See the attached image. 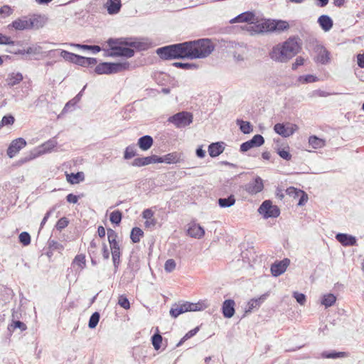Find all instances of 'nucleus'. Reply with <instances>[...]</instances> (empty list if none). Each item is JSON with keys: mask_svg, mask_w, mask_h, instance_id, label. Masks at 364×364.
Masks as SVG:
<instances>
[{"mask_svg": "<svg viewBox=\"0 0 364 364\" xmlns=\"http://www.w3.org/2000/svg\"><path fill=\"white\" fill-rule=\"evenodd\" d=\"M188 59H201L210 55L215 49V45L209 38H200L186 41Z\"/></svg>", "mask_w": 364, "mask_h": 364, "instance_id": "obj_1", "label": "nucleus"}, {"mask_svg": "<svg viewBox=\"0 0 364 364\" xmlns=\"http://www.w3.org/2000/svg\"><path fill=\"white\" fill-rule=\"evenodd\" d=\"M301 47L295 38H289L282 46L273 47L269 53L270 58L279 62H287L295 56L300 50Z\"/></svg>", "mask_w": 364, "mask_h": 364, "instance_id": "obj_2", "label": "nucleus"}, {"mask_svg": "<svg viewBox=\"0 0 364 364\" xmlns=\"http://www.w3.org/2000/svg\"><path fill=\"white\" fill-rule=\"evenodd\" d=\"M186 41L160 47L156 53L161 60L188 59Z\"/></svg>", "mask_w": 364, "mask_h": 364, "instance_id": "obj_3", "label": "nucleus"}, {"mask_svg": "<svg viewBox=\"0 0 364 364\" xmlns=\"http://www.w3.org/2000/svg\"><path fill=\"white\" fill-rule=\"evenodd\" d=\"M44 25L43 18L40 15H33L30 17L24 16L14 20L8 25V28L16 31L30 30L33 28L38 29L42 28Z\"/></svg>", "mask_w": 364, "mask_h": 364, "instance_id": "obj_4", "label": "nucleus"}, {"mask_svg": "<svg viewBox=\"0 0 364 364\" xmlns=\"http://www.w3.org/2000/svg\"><path fill=\"white\" fill-rule=\"evenodd\" d=\"M119 40H128V38H110L107 41L109 49L107 50L106 56L108 57H123L132 58L134 55V50L132 48L124 47L125 44L120 43Z\"/></svg>", "mask_w": 364, "mask_h": 364, "instance_id": "obj_5", "label": "nucleus"}, {"mask_svg": "<svg viewBox=\"0 0 364 364\" xmlns=\"http://www.w3.org/2000/svg\"><path fill=\"white\" fill-rule=\"evenodd\" d=\"M208 306L205 301H200L197 303L186 301L182 304H174L170 309V315L175 318L183 313L202 311Z\"/></svg>", "mask_w": 364, "mask_h": 364, "instance_id": "obj_6", "label": "nucleus"}, {"mask_svg": "<svg viewBox=\"0 0 364 364\" xmlns=\"http://www.w3.org/2000/svg\"><path fill=\"white\" fill-rule=\"evenodd\" d=\"M129 67L128 62H103L97 65L94 71L97 75H111L128 70Z\"/></svg>", "mask_w": 364, "mask_h": 364, "instance_id": "obj_7", "label": "nucleus"}, {"mask_svg": "<svg viewBox=\"0 0 364 364\" xmlns=\"http://www.w3.org/2000/svg\"><path fill=\"white\" fill-rule=\"evenodd\" d=\"M260 32H282L289 28V23L283 20H267L258 25Z\"/></svg>", "mask_w": 364, "mask_h": 364, "instance_id": "obj_8", "label": "nucleus"}, {"mask_svg": "<svg viewBox=\"0 0 364 364\" xmlns=\"http://www.w3.org/2000/svg\"><path fill=\"white\" fill-rule=\"evenodd\" d=\"M57 144V141L55 138L48 140L39 147L40 149L38 152H30L26 156L21 158L18 161V164H23L41 154L50 152L51 150L56 146Z\"/></svg>", "mask_w": 364, "mask_h": 364, "instance_id": "obj_9", "label": "nucleus"}, {"mask_svg": "<svg viewBox=\"0 0 364 364\" xmlns=\"http://www.w3.org/2000/svg\"><path fill=\"white\" fill-rule=\"evenodd\" d=\"M193 119L192 113L183 111L169 117L168 122L173 124L177 128H183L191 124Z\"/></svg>", "mask_w": 364, "mask_h": 364, "instance_id": "obj_10", "label": "nucleus"}, {"mask_svg": "<svg viewBox=\"0 0 364 364\" xmlns=\"http://www.w3.org/2000/svg\"><path fill=\"white\" fill-rule=\"evenodd\" d=\"M258 212L266 219L277 218L280 214L279 208L277 205H273L272 201L269 200H266L262 202L258 208Z\"/></svg>", "mask_w": 364, "mask_h": 364, "instance_id": "obj_11", "label": "nucleus"}, {"mask_svg": "<svg viewBox=\"0 0 364 364\" xmlns=\"http://www.w3.org/2000/svg\"><path fill=\"white\" fill-rule=\"evenodd\" d=\"M264 139L261 134H255L251 139L243 142L240 147L241 152H246L254 147H259L263 145Z\"/></svg>", "mask_w": 364, "mask_h": 364, "instance_id": "obj_12", "label": "nucleus"}, {"mask_svg": "<svg viewBox=\"0 0 364 364\" xmlns=\"http://www.w3.org/2000/svg\"><path fill=\"white\" fill-rule=\"evenodd\" d=\"M26 141L21 137L13 140L7 149V155L9 158H14L23 148L26 146Z\"/></svg>", "mask_w": 364, "mask_h": 364, "instance_id": "obj_13", "label": "nucleus"}, {"mask_svg": "<svg viewBox=\"0 0 364 364\" xmlns=\"http://www.w3.org/2000/svg\"><path fill=\"white\" fill-rule=\"evenodd\" d=\"M314 50L316 53V61L326 65L329 63L330 53L322 45L316 43L314 45Z\"/></svg>", "mask_w": 364, "mask_h": 364, "instance_id": "obj_14", "label": "nucleus"}, {"mask_svg": "<svg viewBox=\"0 0 364 364\" xmlns=\"http://www.w3.org/2000/svg\"><path fill=\"white\" fill-rule=\"evenodd\" d=\"M264 188L263 181L259 176L245 185V190L251 195L261 192Z\"/></svg>", "mask_w": 364, "mask_h": 364, "instance_id": "obj_15", "label": "nucleus"}, {"mask_svg": "<svg viewBox=\"0 0 364 364\" xmlns=\"http://www.w3.org/2000/svg\"><path fill=\"white\" fill-rule=\"evenodd\" d=\"M290 260L285 258L280 261H276L271 265V273L274 277H278L282 274L289 265Z\"/></svg>", "mask_w": 364, "mask_h": 364, "instance_id": "obj_16", "label": "nucleus"}, {"mask_svg": "<svg viewBox=\"0 0 364 364\" xmlns=\"http://www.w3.org/2000/svg\"><path fill=\"white\" fill-rule=\"evenodd\" d=\"M336 240L344 247H350L357 245V239L355 236L347 233H337L335 236Z\"/></svg>", "mask_w": 364, "mask_h": 364, "instance_id": "obj_17", "label": "nucleus"}, {"mask_svg": "<svg viewBox=\"0 0 364 364\" xmlns=\"http://www.w3.org/2000/svg\"><path fill=\"white\" fill-rule=\"evenodd\" d=\"M296 128V125H293L292 127H286L284 124L277 123L274 126V131L277 134L286 138L292 135L294 133Z\"/></svg>", "mask_w": 364, "mask_h": 364, "instance_id": "obj_18", "label": "nucleus"}, {"mask_svg": "<svg viewBox=\"0 0 364 364\" xmlns=\"http://www.w3.org/2000/svg\"><path fill=\"white\" fill-rule=\"evenodd\" d=\"M57 52H60V57L65 60L75 64L76 63L78 55L65 50H51L48 52V55L55 57Z\"/></svg>", "mask_w": 364, "mask_h": 364, "instance_id": "obj_19", "label": "nucleus"}, {"mask_svg": "<svg viewBox=\"0 0 364 364\" xmlns=\"http://www.w3.org/2000/svg\"><path fill=\"white\" fill-rule=\"evenodd\" d=\"M235 303L233 299H226L223 301L222 305V313L225 318H230L234 316L235 312Z\"/></svg>", "mask_w": 364, "mask_h": 364, "instance_id": "obj_20", "label": "nucleus"}, {"mask_svg": "<svg viewBox=\"0 0 364 364\" xmlns=\"http://www.w3.org/2000/svg\"><path fill=\"white\" fill-rule=\"evenodd\" d=\"M190 237L200 239L205 235V230L199 224L191 223L187 230Z\"/></svg>", "mask_w": 364, "mask_h": 364, "instance_id": "obj_21", "label": "nucleus"}, {"mask_svg": "<svg viewBox=\"0 0 364 364\" xmlns=\"http://www.w3.org/2000/svg\"><path fill=\"white\" fill-rule=\"evenodd\" d=\"M120 43L125 44L126 46L134 48L138 50H145L148 48L146 43L137 41L132 38H128V40H119Z\"/></svg>", "mask_w": 364, "mask_h": 364, "instance_id": "obj_22", "label": "nucleus"}, {"mask_svg": "<svg viewBox=\"0 0 364 364\" xmlns=\"http://www.w3.org/2000/svg\"><path fill=\"white\" fill-rule=\"evenodd\" d=\"M224 144L222 141L211 143L208 149L209 155L213 158L218 156L225 149Z\"/></svg>", "mask_w": 364, "mask_h": 364, "instance_id": "obj_23", "label": "nucleus"}, {"mask_svg": "<svg viewBox=\"0 0 364 364\" xmlns=\"http://www.w3.org/2000/svg\"><path fill=\"white\" fill-rule=\"evenodd\" d=\"M255 14L252 11L243 12L230 21V23H252L255 19Z\"/></svg>", "mask_w": 364, "mask_h": 364, "instance_id": "obj_24", "label": "nucleus"}, {"mask_svg": "<svg viewBox=\"0 0 364 364\" xmlns=\"http://www.w3.org/2000/svg\"><path fill=\"white\" fill-rule=\"evenodd\" d=\"M317 21L320 27L326 32L330 31L333 26L332 18L328 15L320 16Z\"/></svg>", "mask_w": 364, "mask_h": 364, "instance_id": "obj_25", "label": "nucleus"}, {"mask_svg": "<svg viewBox=\"0 0 364 364\" xmlns=\"http://www.w3.org/2000/svg\"><path fill=\"white\" fill-rule=\"evenodd\" d=\"M106 7L109 14H117L120 11L122 7L121 0H107Z\"/></svg>", "mask_w": 364, "mask_h": 364, "instance_id": "obj_26", "label": "nucleus"}, {"mask_svg": "<svg viewBox=\"0 0 364 364\" xmlns=\"http://www.w3.org/2000/svg\"><path fill=\"white\" fill-rule=\"evenodd\" d=\"M267 295L263 294L257 299H252L248 303L245 310V313H250L255 309H258L262 303L266 299Z\"/></svg>", "mask_w": 364, "mask_h": 364, "instance_id": "obj_27", "label": "nucleus"}, {"mask_svg": "<svg viewBox=\"0 0 364 364\" xmlns=\"http://www.w3.org/2000/svg\"><path fill=\"white\" fill-rule=\"evenodd\" d=\"M154 144L153 138L149 135H144L138 139L137 145L143 150L149 149Z\"/></svg>", "mask_w": 364, "mask_h": 364, "instance_id": "obj_28", "label": "nucleus"}, {"mask_svg": "<svg viewBox=\"0 0 364 364\" xmlns=\"http://www.w3.org/2000/svg\"><path fill=\"white\" fill-rule=\"evenodd\" d=\"M23 79V75L21 73L17 72L9 73L6 81L9 87H14V85L19 84Z\"/></svg>", "mask_w": 364, "mask_h": 364, "instance_id": "obj_29", "label": "nucleus"}, {"mask_svg": "<svg viewBox=\"0 0 364 364\" xmlns=\"http://www.w3.org/2000/svg\"><path fill=\"white\" fill-rule=\"evenodd\" d=\"M97 63V60L95 58H88L78 55L75 64L82 67H89Z\"/></svg>", "mask_w": 364, "mask_h": 364, "instance_id": "obj_30", "label": "nucleus"}, {"mask_svg": "<svg viewBox=\"0 0 364 364\" xmlns=\"http://www.w3.org/2000/svg\"><path fill=\"white\" fill-rule=\"evenodd\" d=\"M111 253H112V258L113 262V265L114 267V272H116L118 270V268L120 265L121 260V251H120V247H116V249L110 248Z\"/></svg>", "mask_w": 364, "mask_h": 364, "instance_id": "obj_31", "label": "nucleus"}, {"mask_svg": "<svg viewBox=\"0 0 364 364\" xmlns=\"http://www.w3.org/2000/svg\"><path fill=\"white\" fill-rule=\"evenodd\" d=\"M73 267L77 266L80 271L82 270L86 267L85 255L83 254L77 255L72 262Z\"/></svg>", "mask_w": 364, "mask_h": 364, "instance_id": "obj_32", "label": "nucleus"}, {"mask_svg": "<svg viewBox=\"0 0 364 364\" xmlns=\"http://www.w3.org/2000/svg\"><path fill=\"white\" fill-rule=\"evenodd\" d=\"M85 87H86V85L84 86L82 90L74 98H73L72 100H70L65 104V105L63 109V113L69 112L70 108L71 107H75V105L80 100L81 97L82 95V92H83L84 90L85 89Z\"/></svg>", "mask_w": 364, "mask_h": 364, "instance_id": "obj_33", "label": "nucleus"}, {"mask_svg": "<svg viewBox=\"0 0 364 364\" xmlns=\"http://www.w3.org/2000/svg\"><path fill=\"white\" fill-rule=\"evenodd\" d=\"M235 198L233 195H230L227 198H220L218 200V205L220 208H230L235 203Z\"/></svg>", "mask_w": 364, "mask_h": 364, "instance_id": "obj_34", "label": "nucleus"}, {"mask_svg": "<svg viewBox=\"0 0 364 364\" xmlns=\"http://www.w3.org/2000/svg\"><path fill=\"white\" fill-rule=\"evenodd\" d=\"M117 233L114 230L111 228L107 229V237L110 248L116 249V247H119L117 241Z\"/></svg>", "mask_w": 364, "mask_h": 364, "instance_id": "obj_35", "label": "nucleus"}, {"mask_svg": "<svg viewBox=\"0 0 364 364\" xmlns=\"http://www.w3.org/2000/svg\"><path fill=\"white\" fill-rule=\"evenodd\" d=\"M346 352H337L336 350L323 351L321 353V356L323 358L337 359L346 356Z\"/></svg>", "mask_w": 364, "mask_h": 364, "instance_id": "obj_36", "label": "nucleus"}, {"mask_svg": "<svg viewBox=\"0 0 364 364\" xmlns=\"http://www.w3.org/2000/svg\"><path fill=\"white\" fill-rule=\"evenodd\" d=\"M180 154L177 152H172L163 156L164 163L167 164H176L180 160Z\"/></svg>", "mask_w": 364, "mask_h": 364, "instance_id": "obj_37", "label": "nucleus"}, {"mask_svg": "<svg viewBox=\"0 0 364 364\" xmlns=\"http://www.w3.org/2000/svg\"><path fill=\"white\" fill-rule=\"evenodd\" d=\"M84 179L85 176L82 172H77L76 173H72L67 175V181L71 184L78 183Z\"/></svg>", "mask_w": 364, "mask_h": 364, "instance_id": "obj_38", "label": "nucleus"}, {"mask_svg": "<svg viewBox=\"0 0 364 364\" xmlns=\"http://www.w3.org/2000/svg\"><path fill=\"white\" fill-rule=\"evenodd\" d=\"M236 122L242 133L247 134L252 132L253 128L250 122L244 121L242 119H237Z\"/></svg>", "mask_w": 364, "mask_h": 364, "instance_id": "obj_39", "label": "nucleus"}, {"mask_svg": "<svg viewBox=\"0 0 364 364\" xmlns=\"http://www.w3.org/2000/svg\"><path fill=\"white\" fill-rule=\"evenodd\" d=\"M151 164V156L138 157L134 159L132 166L141 167L146 165Z\"/></svg>", "mask_w": 364, "mask_h": 364, "instance_id": "obj_40", "label": "nucleus"}, {"mask_svg": "<svg viewBox=\"0 0 364 364\" xmlns=\"http://www.w3.org/2000/svg\"><path fill=\"white\" fill-rule=\"evenodd\" d=\"M144 235L143 230L137 227L132 228L130 234V238L133 243H137L140 241V238Z\"/></svg>", "mask_w": 364, "mask_h": 364, "instance_id": "obj_41", "label": "nucleus"}, {"mask_svg": "<svg viewBox=\"0 0 364 364\" xmlns=\"http://www.w3.org/2000/svg\"><path fill=\"white\" fill-rule=\"evenodd\" d=\"M163 338L156 328V332L151 336V343L155 350H158L161 348Z\"/></svg>", "mask_w": 364, "mask_h": 364, "instance_id": "obj_42", "label": "nucleus"}, {"mask_svg": "<svg viewBox=\"0 0 364 364\" xmlns=\"http://www.w3.org/2000/svg\"><path fill=\"white\" fill-rule=\"evenodd\" d=\"M336 301V297L332 294L324 295L321 299V304L325 306L326 308L332 306Z\"/></svg>", "mask_w": 364, "mask_h": 364, "instance_id": "obj_43", "label": "nucleus"}, {"mask_svg": "<svg viewBox=\"0 0 364 364\" xmlns=\"http://www.w3.org/2000/svg\"><path fill=\"white\" fill-rule=\"evenodd\" d=\"M298 82L302 84H307V83H311L315 82L318 80V78L314 75H300L298 77Z\"/></svg>", "mask_w": 364, "mask_h": 364, "instance_id": "obj_44", "label": "nucleus"}, {"mask_svg": "<svg viewBox=\"0 0 364 364\" xmlns=\"http://www.w3.org/2000/svg\"><path fill=\"white\" fill-rule=\"evenodd\" d=\"M122 213L120 210H117L111 213L109 220L112 223L119 225L122 221Z\"/></svg>", "mask_w": 364, "mask_h": 364, "instance_id": "obj_45", "label": "nucleus"}, {"mask_svg": "<svg viewBox=\"0 0 364 364\" xmlns=\"http://www.w3.org/2000/svg\"><path fill=\"white\" fill-rule=\"evenodd\" d=\"M173 66L178 68H181L183 70H195L198 68V65L195 63H181V62L173 63Z\"/></svg>", "mask_w": 364, "mask_h": 364, "instance_id": "obj_46", "label": "nucleus"}, {"mask_svg": "<svg viewBox=\"0 0 364 364\" xmlns=\"http://www.w3.org/2000/svg\"><path fill=\"white\" fill-rule=\"evenodd\" d=\"M309 144L314 149H318L324 145V141L316 136H311L309 139Z\"/></svg>", "mask_w": 364, "mask_h": 364, "instance_id": "obj_47", "label": "nucleus"}, {"mask_svg": "<svg viewBox=\"0 0 364 364\" xmlns=\"http://www.w3.org/2000/svg\"><path fill=\"white\" fill-rule=\"evenodd\" d=\"M100 318V313L97 311L94 312L90 317V319L88 321V327L91 329L95 328L97 326Z\"/></svg>", "mask_w": 364, "mask_h": 364, "instance_id": "obj_48", "label": "nucleus"}, {"mask_svg": "<svg viewBox=\"0 0 364 364\" xmlns=\"http://www.w3.org/2000/svg\"><path fill=\"white\" fill-rule=\"evenodd\" d=\"M199 331V326L196 327L195 328L189 331L188 333L185 334V336L180 340V341L176 344L177 347L181 346L186 341L194 336Z\"/></svg>", "mask_w": 364, "mask_h": 364, "instance_id": "obj_49", "label": "nucleus"}, {"mask_svg": "<svg viewBox=\"0 0 364 364\" xmlns=\"http://www.w3.org/2000/svg\"><path fill=\"white\" fill-rule=\"evenodd\" d=\"M14 122L15 118L12 114H9L4 115L0 122V128H2L4 126L12 125Z\"/></svg>", "mask_w": 364, "mask_h": 364, "instance_id": "obj_50", "label": "nucleus"}, {"mask_svg": "<svg viewBox=\"0 0 364 364\" xmlns=\"http://www.w3.org/2000/svg\"><path fill=\"white\" fill-rule=\"evenodd\" d=\"M48 245L50 251H60L64 249L63 245L54 240H51L50 238L48 241Z\"/></svg>", "mask_w": 364, "mask_h": 364, "instance_id": "obj_51", "label": "nucleus"}, {"mask_svg": "<svg viewBox=\"0 0 364 364\" xmlns=\"http://www.w3.org/2000/svg\"><path fill=\"white\" fill-rule=\"evenodd\" d=\"M19 242L24 246H27L31 243V236L27 232H22L18 236Z\"/></svg>", "mask_w": 364, "mask_h": 364, "instance_id": "obj_52", "label": "nucleus"}, {"mask_svg": "<svg viewBox=\"0 0 364 364\" xmlns=\"http://www.w3.org/2000/svg\"><path fill=\"white\" fill-rule=\"evenodd\" d=\"M14 12V9L9 5H4L0 8V17L6 18L11 16Z\"/></svg>", "mask_w": 364, "mask_h": 364, "instance_id": "obj_53", "label": "nucleus"}, {"mask_svg": "<svg viewBox=\"0 0 364 364\" xmlns=\"http://www.w3.org/2000/svg\"><path fill=\"white\" fill-rule=\"evenodd\" d=\"M26 325L21 321H14L13 323L9 326V330L11 331V328L12 330H15L16 328H18L20 329L21 331H25L26 329Z\"/></svg>", "mask_w": 364, "mask_h": 364, "instance_id": "obj_54", "label": "nucleus"}, {"mask_svg": "<svg viewBox=\"0 0 364 364\" xmlns=\"http://www.w3.org/2000/svg\"><path fill=\"white\" fill-rule=\"evenodd\" d=\"M136 155V151L134 146H128L124 153V158L125 159H129L134 157Z\"/></svg>", "mask_w": 364, "mask_h": 364, "instance_id": "obj_55", "label": "nucleus"}, {"mask_svg": "<svg viewBox=\"0 0 364 364\" xmlns=\"http://www.w3.org/2000/svg\"><path fill=\"white\" fill-rule=\"evenodd\" d=\"M302 190L301 189H299V188H294L293 186H290L289 188H287L286 190V193L287 195H289V196L291 197H293L294 198H298L300 195V192Z\"/></svg>", "mask_w": 364, "mask_h": 364, "instance_id": "obj_56", "label": "nucleus"}, {"mask_svg": "<svg viewBox=\"0 0 364 364\" xmlns=\"http://www.w3.org/2000/svg\"><path fill=\"white\" fill-rule=\"evenodd\" d=\"M68 223L69 221L68 218L65 217H63L58 220L55 225V228L58 230L61 231L63 229L68 226Z\"/></svg>", "mask_w": 364, "mask_h": 364, "instance_id": "obj_57", "label": "nucleus"}, {"mask_svg": "<svg viewBox=\"0 0 364 364\" xmlns=\"http://www.w3.org/2000/svg\"><path fill=\"white\" fill-rule=\"evenodd\" d=\"M176 262L173 259H168L166 261L164 264V269L166 272H171L176 268Z\"/></svg>", "mask_w": 364, "mask_h": 364, "instance_id": "obj_58", "label": "nucleus"}, {"mask_svg": "<svg viewBox=\"0 0 364 364\" xmlns=\"http://www.w3.org/2000/svg\"><path fill=\"white\" fill-rule=\"evenodd\" d=\"M277 153L282 159L286 161H289L291 159V154L289 153V150H286L285 149H278Z\"/></svg>", "mask_w": 364, "mask_h": 364, "instance_id": "obj_59", "label": "nucleus"}, {"mask_svg": "<svg viewBox=\"0 0 364 364\" xmlns=\"http://www.w3.org/2000/svg\"><path fill=\"white\" fill-rule=\"evenodd\" d=\"M118 304L121 307L124 308V309H129L130 308L129 301L126 296L123 295L119 296Z\"/></svg>", "mask_w": 364, "mask_h": 364, "instance_id": "obj_60", "label": "nucleus"}, {"mask_svg": "<svg viewBox=\"0 0 364 364\" xmlns=\"http://www.w3.org/2000/svg\"><path fill=\"white\" fill-rule=\"evenodd\" d=\"M293 296L299 304L304 305L306 303V297L305 294L295 291L293 294Z\"/></svg>", "mask_w": 364, "mask_h": 364, "instance_id": "obj_61", "label": "nucleus"}, {"mask_svg": "<svg viewBox=\"0 0 364 364\" xmlns=\"http://www.w3.org/2000/svg\"><path fill=\"white\" fill-rule=\"evenodd\" d=\"M15 42L11 40L9 36L4 35L0 33V45H12L14 46Z\"/></svg>", "mask_w": 364, "mask_h": 364, "instance_id": "obj_62", "label": "nucleus"}, {"mask_svg": "<svg viewBox=\"0 0 364 364\" xmlns=\"http://www.w3.org/2000/svg\"><path fill=\"white\" fill-rule=\"evenodd\" d=\"M41 53V47L38 46H30L25 50L26 54L38 55Z\"/></svg>", "mask_w": 364, "mask_h": 364, "instance_id": "obj_63", "label": "nucleus"}, {"mask_svg": "<svg viewBox=\"0 0 364 364\" xmlns=\"http://www.w3.org/2000/svg\"><path fill=\"white\" fill-rule=\"evenodd\" d=\"M299 202L297 203V205L299 206H303L306 204V203L307 202L308 200V195L307 193L304 191H301L300 192V195H299Z\"/></svg>", "mask_w": 364, "mask_h": 364, "instance_id": "obj_64", "label": "nucleus"}]
</instances>
